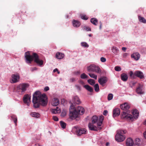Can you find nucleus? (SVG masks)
<instances>
[{"label":"nucleus","instance_id":"60","mask_svg":"<svg viewBox=\"0 0 146 146\" xmlns=\"http://www.w3.org/2000/svg\"><path fill=\"white\" fill-rule=\"evenodd\" d=\"M109 144V143H106V146H108Z\"/></svg>","mask_w":146,"mask_h":146},{"label":"nucleus","instance_id":"42","mask_svg":"<svg viewBox=\"0 0 146 146\" xmlns=\"http://www.w3.org/2000/svg\"><path fill=\"white\" fill-rule=\"evenodd\" d=\"M115 70L117 71H119L121 70V68L119 66H116L114 68Z\"/></svg>","mask_w":146,"mask_h":146},{"label":"nucleus","instance_id":"27","mask_svg":"<svg viewBox=\"0 0 146 146\" xmlns=\"http://www.w3.org/2000/svg\"><path fill=\"white\" fill-rule=\"evenodd\" d=\"M83 86L88 91L90 92H93V88L89 85H86L84 86Z\"/></svg>","mask_w":146,"mask_h":146},{"label":"nucleus","instance_id":"9","mask_svg":"<svg viewBox=\"0 0 146 146\" xmlns=\"http://www.w3.org/2000/svg\"><path fill=\"white\" fill-rule=\"evenodd\" d=\"M31 96L26 94L23 97V101L25 103L29 106L31 102Z\"/></svg>","mask_w":146,"mask_h":146},{"label":"nucleus","instance_id":"36","mask_svg":"<svg viewBox=\"0 0 146 146\" xmlns=\"http://www.w3.org/2000/svg\"><path fill=\"white\" fill-rule=\"evenodd\" d=\"M89 75L92 78H94L96 80L97 79V76L94 74L90 73L89 74Z\"/></svg>","mask_w":146,"mask_h":146},{"label":"nucleus","instance_id":"49","mask_svg":"<svg viewBox=\"0 0 146 146\" xmlns=\"http://www.w3.org/2000/svg\"><path fill=\"white\" fill-rule=\"evenodd\" d=\"M49 88L48 86H46L44 88V90L45 91H47L49 90Z\"/></svg>","mask_w":146,"mask_h":146},{"label":"nucleus","instance_id":"13","mask_svg":"<svg viewBox=\"0 0 146 146\" xmlns=\"http://www.w3.org/2000/svg\"><path fill=\"white\" fill-rule=\"evenodd\" d=\"M98 82L102 86H104L105 84L107 82L108 79L106 77H101L98 80Z\"/></svg>","mask_w":146,"mask_h":146},{"label":"nucleus","instance_id":"55","mask_svg":"<svg viewBox=\"0 0 146 146\" xmlns=\"http://www.w3.org/2000/svg\"><path fill=\"white\" fill-rule=\"evenodd\" d=\"M76 87H77V89L79 90H80L81 88L80 87L78 86H76Z\"/></svg>","mask_w":146,"mask_h":146},{"label":"nucleus","instance_id":"30","mask_svg":"<svg viewBox=\"0 0 146 146\" xmlns=\"http://www.w3.org/2000/svg\"><path fill=\"white\" fill-rule=\"evenodd\" d=\"M136 91L138 94H141L143 93V92H142V87L140 86L137 88Z\"/></svg>","mask_w":146,"mask_h":146},{"label":"nucleus","instance_id":"38","mask_svg":"<svg viewBox=\"0 0 146 146\" xmlns=\"http://www.w3.org/2000/svg\"><path fill=\"white\" fill-rule=\"evenodd\" d=\"M61 127L63 128H65L66 127V124L62 121L60 122Z\"/></svg>","mask_w":146,"mask_h":146},{"label":"nucleus","instance_id":"12","mask_svg":"<svg viewBox=\"0 0 146 146\" xmlns=\"http://www.w3.org/2000/svg\"><path fill=\"white\" fill-rule=\"evenodd\" d=\"M120 108L123 110H127L130 108L129 105L127 103H125L120 105Z\"/></svg>","mask_w":146,"mask_h":146},{"label":"nucleus","instance_id":"10","mask_svg":"<svg viewBox=\"0 0 146 146\" xmlns=\"http://www.w3.org/2000/svg\"><path fill=\"white\" fill-rule=\"evenodd\" d=\"M72 100L74 104H80L82 103L80 99L77 96H73L72 98Z\"/></svg>","mask_w":146,"mask_h":146},{"label":"nucleus","instance_id":"62","mask_svg":"<svg viewBox=\"0 0 146 146\" xmlns=\"http://www.w3.org/2000/svg\"><path fill=\"white\" fill-rule=\"evenodd\" d=\"M36 145H38V146H39V144H36Z\"/></svg>","mask_w":146,"mask_h":146},{"label":"nucleus","instance_id":"21","mask_svg":"<svg viewBox=\"0 0 146 146\" xmlns=\"http://www.w3.org/2000/svg\"><path fill=\"white\" fill-rule=\"evenodd\" d=\"M93 124L95 123L96 125L97 123L99 122V119L98 117L95 115L92 118V121Z\"/></svg>","mask_w":146,"mask_h":146},{"label":"nucleus","instance_id":"54","mask_svg":"<svg viewBox=\"0 0 146 146\" xmlns=\"http://www.w3.org/2000/svg\"><path fill=\"white\" fill-rule=\"evenodd\" d=\"M143 135L144 137L146 139V130L143 133Z\"/></svg>","mask_w":146,"mask_h":146},{"label":"nucleus","instance_id":"41","mask_svg":"<svg viewBox=\"0 0 146 146\" xmlns=\"http://www.w3.org/2000/svg\"><path fill=\"white\" fill-rule=\"evenodd\" d=\"M140 140L139 138H137L135 139V143L137 145H139L140 144Z\"/></svg>","mask_w":146,"mask_h":146},{"label":"nucleus","instance_id":"51","mask_svg":"<svg viewBox=\"0 0 146 146\" xmlns=\"http://www.w3.org/2000/svg\"><path fill=\"white\" fill-rule=\"evenodd\" d=\"M70 81L71 82H74L76 81V80L74 78H72L70 79Z\"/></svg>","mask_w":146,"mask_h":146},{"label":"nucleus","instance_id":"3","mask_svg":"<svg viewBox=\"0 0 146 146\" xmlns=\"http://www.w3.org/2000/svg\"><path fill=\"white\" fill-rule=\"evenodd\" d=\"M69 110V116L72 119H74L78 117L79 113L80 115H82L85 111V110L82 107L78 106L75 108L74 105L72 104L70 106Z\"/></svg>","mask_w":146,"mask_h":146},{"label":"nucleus","instance_id":"35","mask_svg":"<svg viewBox=\"0 0 146 146\" xmlns=\"http://www.w3.org/2000/svg\"><path fill=\"white\" fill-rule=\"evenodd\" d=\"M81 44L82 46L83 47H88L89 46V45L88 44L85 42H82L81 43Z\"/></svg>","mask_w":146,"mask_h":146},{"label":"nucleus","instance_id":"39","mask_svg":"<svg viewBox=\"0 0 146 146\" xmlns=\"http://www.w3.org/2000/svg\"><path fill=\"white\" fill-rule=\"evenodd\" d=\"M94 89L96 92H98L99 90V88L98 84H96L94 86Z\"/></svg>","mask_w":146,"mask_h":146},{"label":"nucleus","instance_id":"4","mask_svg":"<svg viewBox=\"0 0 146 146\" xmlns=\"http://www.w3.org/2000/svg\"><path fill=\"white\" fill-rule=\"evenodd\" d=\"M130 111L128 110L126 111H123L121 114V118L133 121L134 118L137 119L139 115V113L137 110H134L132 113L133 116L129 114Z\"/></svg>","mask_w":146,"mask_h":146},{"label":"nucleus","instance_id":"26","mask_svg":"<svg viewBox=\"0 0 146 146\" xmlns=\"http://www.w3.org/2000/svg\"><path fill=\"white\" fill-rule=\"evenodd\" d=\"M112 52L115 54H117L119 52V50L116 47H112L111 48Z\"/></svg>","mask_w":146,"mask_h":146},{"label":"nucleus","instance_id":"24","mask_svg":"<svg viewBox=\"0 0 146 146\" xmlns=\"http://www.w3.org/2000/svg\"><path fill=\"white\" fill-rule=\"evenodd\" d=\"M56 57L58 59H62L64 56V55L60 52H57L56 53Z\"/></svg>","mask_w":146,"mask_h":146},{"label":"nucleus","instance_id":"16","mask_svg":"<svg viewBox=\"0 0 146 146\" xmlns=\"http://www.w3.org/2000/svg\"><path fill=\"white\" fill-rule=\"evenodd\" d=\"M87 133V130L84 128H82L77 131V135H80L82 134H86Z\"/></svg>","mask_w":146,"mask_h":146},{"label":"nucleus","instance_id":"19","mask_svg":"<svg viewBox=\"0 0 146 146\" xmlns=\"http://www.w3.org/2000/svg\"><path fill=\"white\" fill-rule=\"evenodd\" d=\"M140 56V54L137 52L134 53L131 55V57L136 60H137L139 59Z\"/></svg>","mask_w":146,"mask_h":146},{"label":"nucleus","instance_id":"22","mask_svg":"<svg viewBox=\"0 0 146 146\" xmlns=\"http://www.w3.org/2000/svg\"><path fill=\"white\" fill-rule=\"evenodd\" d=\"M121 78L123 81L126 82L127 80L128 76L126 74L123 73L121 74Z\"/></svg>","mask_w":146,"mask_h":146},{"label":"nucleus","instance_id":"8","mask_svg":"<svg viewBox=\"0 0 146 146\" xmlns=\"http://www.w3.org/2000/svg\"><path fill=\"white\" fill-rule=\"evenodd\" d=\"M88 127L90 129L92 130H99L102 129V127L100 126L96 125L95 123L93 124L92 122L89 123Z\"/></svg>","mask_w":146,"mask_h":146},{"label":"nucleus","instance_id":"18","mask_svg":"<svg viewBox=\"0 0 146 146\" xmlns=\"http://www.w3.org/2000/svg\"><path fill=\"white\" fill-rule=\"evenodd\" d=\"M120 114V111L119 108H116L113 110V116L114 117L119 115Z\"/></svg>","mask_w":146,"mask_h":146},{"label":"nucleus","instance_id":"14","mask_svg":"<svg viewBox=\"0 0 146 146\" xmlns=\"http://www.w3.org/2000/svg\"><path fill=\"white\" fill-rule=\"evenodd\" d=\"M60 103L59 100L57 98H55L52 99L51 102V104L53 106H58Z\"/></svg>","mask_w":146,"mask_h":146},{"label":"nucleus","instance_id":"56","mask_svg":"<svg viewBox=\"0 0 146 146\" xmlns=\"http://www.w3.org/2000/svg\"><path fill=\"white\" fill-rule=\"evenodd\" d=\"M122 49L123 51H125L126 50V48L124 47H123L122 48Z\"/></svg>","mask_w":146,"mask_h":146},{"label":"nucleus","instance_id":"40","mask_svg":"<svg viewBox=\"0 0 146 146\" xmlns=\"http://www.w3.org/2000/svg\"><path fill=\"white\" fill-rule=\"evenodd\" d=\"M12 118L14 120V122L15 124V125H17V117L15 115H13L11 116Z\"/></svg>","mask_w":146,"mask_h":146},{"label":"nucleus","instance_id":"63","mask_svg":"<svg viewBox=\"0 0 146 146\" xmlns=\"http://www.w3.org/2000/svg\"><path fill=\"white\" fill-rule=\"evenodd\" d=\"M89 36H91V35L90 34V35H89Z\"/></svg>","mask_w":146,"mask_h":146},{"label":"nucleus","instance_id":"53","mask_svg":"<svg viewBox=\"0 0 146 146\" xmlns=\"http://www.w3.org/2000/svg\"><path fill=\"white\" fill-rule=\"evenodd\" d=\"M36 70V68L35 67H34L33 68H31V70L32 71H33L35 70Z\"/></svg>","mask_w":146,"mask_h":146},{"label":"nucleus","instance_id":"58","mask_svg":"<svg viewBox=\"0 0 146 146\" xmlns=\"http://www.w3.org/2000/svg\"><path fill=\"white\" fill-rule=\"evenodd\" d=\"M80 83L82 85H84V83L81 80L80 81Z\"/></svg>","mask_w":146,"mask_h":146},{"label":"nucleus","instance_id":"34","mask_svg":"<svg viewBox=\"0 0 146 146\" xmlns=\"http://www.w3.org/2000/svg\"><path fill=\"white\" fill-rule=\"evenodd\" d=\"M88 83L92 85H93L95 84V81L92 79H90L88 80Z\"/></svg>","mask_w":146,"mask_h":146},{"label":"nucleus","instance_id":"5","mask_svg":"<svg viewBox=\"0 0 146 146\" xmlns=\"http://www.w3.org/2000/svg\"><path fill=\"white\" fill-rule=\"evenodd\" d=\"M117 134L115 136L116 141L118 142L123 141L125 138V136L124 134L126 133V131L119 130H117Z\"/></svg>","mask_w":146,"mask_h":146},{"label":"nucleus","instance_id":"32","mask_svg":"<svg viewBox=\"0 0 146 146\" xmlns=\"http://www.w3.org/2000/svg\"><path fill=\"white\" fill-rule=\"evenodd\" d=\"M31 115L32 117L36 118L39 117L40 116V114L38 113L35 112L31 113Z\"/></svg>","mask_w":146,"mask_h":146},{"label":"nucleus","instance_id":"57","mask_svg":"<svg viewBox=\"0 0 146 146\" xmlns=\"http://www.w3.org/2000/svg\"><path fill=\"white\" fill-rule=\"evenodd\" d=\"M100 29H101L102 28V23L101 22H100Z\"/></svg>","mask_w":146,"mask_h":146},{"label":"nucleus","instance_id":"52","mask_svg":"<svg viewBox=\"0 0 146 146\" xmlns=\"http://www.w3.org/2000/svg\"><path fill=\"white\" fill-rule=\"evenodd\" d=\"M113 95L111 94H110V100H111L113 99Z\"/></svg>","mask_w":146,"mask_h":146},{"label":"nucleus","instance_id":"15","mask_svg":"<svg viewBox=\"0 0 146 146\" xmlns=\"http://www.w3.org/2000/svg\"><path fill=\"white\" fill-rule=\"evenodd\" d=\"M126 146H133L134 145L133 140L131 138H128L126 140Z\"/></svg>","mask_w":146,"mask_h":146},{"label":"nucleus","instance_id":"33","mask_svg":"<svg viewBox=\"0 0 146 146\" xmlns=\"http://www.w3.org/2000/svg\"><path fill=\"white\" fill-rule=\"evenodd\" d=\"M138 18L140 22L144 23H146V20L144 17L139 16L138 17Z\"/></svg>","mask_w":146,"mask_h":146},{"label":"nucleus","instance_id":"61","mask_svg":"<svg viewBox=\"0 0 146 146\" xmlns=\"http://www.w3.org/2000/svg\"><path fill=\"white\" fill-rule=\"evenodd\" d=\"M144 124L146 125V120H145L144 123Z\"/></svg>","mask_w":146,"mask_h":146},{"label":"nucleus","instance_id":"43","mask_svg":"<svg viewBox=\"0 0 146 146\" xmlns=\"http://www.w3.org/2000/svg\"><path fill=\"white\" fill-rule=\"evenodd\" d=\"M83 29L87 31H91V29L90 27L86 26H84Z\"/></svg>","mask_w":146,"mask_h":146},{"label":"nucleus","instance_id":"2","mask_svg":"<svg viewBox=\"0 0 146 146\" xmlns=\"http://www.w3.org/2000/svg\"><path fill=\"white\" fill-rule=\"evenodd\" d=\"M26 62L28 64H30L34 59V61L39 66H41L43 65V61L39 59L37 55L35 53H33L31 55L29 51L26 52L25 54Z\"/></svg>","mask_w":146,"mask_h":146},{"label":"nucleus","instance_id":"46","mask_svg":"<svg viewBox=\"0 0 146 146\" xmlns=\"http://www.w3.org/2000/svg\"><path fill=\"white\" fill-rule=\"evenodd\" d=\"M53 119L55 121H58V117L56 116H53L52 117Z\"/></svg>","mask_w":146,"mask_h":146},{"label":"nucleus","instance_id":"48","mask_svg":"<svg viewBox=\"0 0 146 146\" xmlns=\"http://www.w3.org/2000/svg\"><path fill=\"white\" fill-rule=\"evenodd\" d=\"M57 72L58 74L60 73L59 71L58 70V69L57 68H56L53 70V72Z\"/></svg>","mask_w":146,"mask_h":146},{"label":"nucleus","instance_id":"31","mask_svg":"<svg viewBox=\"0 0 146 146\" xmlns=\"http://www.w3.org/2000/svg\"><path fill=\"white\" fill-rule=\"evenodd\" d=\"M94 72L100 74L102 73V71L100 68L98 66H96V68H95V70H94Z\"/></svg>","mask_w":146,"mask_h":146},{"label":"nucleus","instance_id":"25","mask_svg":"<svg viewBox=\"0 0 146 146\" xmlns=\"http://www.w3.org/2000/svg\"><path fill=\"white\" fill-rule=\"evenodd\" d=\"M104 117L102 115L100 116L99 117V122L98 123L97 125L99 126H101L103 120L104 119Z\"/></svg>","mask_w":146,"mask_h":146},{"label":"nucleus","instance_id":"7","mask_svg":"<svg viewBox=\"0 0 146 146\" xmlns=\"http://www.w3.org/2000/svg\"><path fill=\"white\" fill-rule=\"evenodd\" d=\"M20 75L18 74H13L11 75L10 79L11 83H15L18 82L19 81Z\"/></svg>","mask_w":146,"mask_h":146},{"label":"nucleus","instance_id":"29","mask_svg":"<svg viewBox=\"0 0 146 146\" xmlns=\"http://www.w3.org/2000/svg\"><path fill=\"white\" fill-rule=\"evenodd\" d=\"M67 114V111L66 109H63L62 111L60 116L61 117H64Z\"/></svg>","mask_w":146,"mask_h":146},{"label":"nucleus","instance_id":"23","mask_svg":"<svg viewBox=\"0 0 146 146\" xmlns=\"http://www.w3.org/2000/svg\"><path fill=\"white\" fill-rule=\"evenodd\" d=\"M73 25L75 27H78L80 26V23L78 21L73 20L72 21Z\"/></svg>","mask_w":146,"mask_h":146},{"label":"nucleus","instance_id":"20","mask_svg":"<svg viewBox=\"0 0 146 146\" xmlns=\"http://www.w3.org/2000/svg\"><path fill=\"white\" fill-rule=\"evenodd\" d=\"M96 65L94 64H91L87 67V70L89 72H94Z\"/></svg>","mask_w":146,"mask_h":146},{"label":"nucleus","instance_id":"6","mask_svg":"<svg viewBox=\"0 0 146 146\" xmlns=\"http://www.w3.org/2000/svg\"><path fill=\"white\" fill-rule=\"evenodd\" d=\"M29 86V84L28 83L21 84L17 87V92H19V94H22L27 90Z\"/></svg>","mask_w":146,"mask_h":146},{"label":"nucleus","instance_id":"44","mask_svg":"<svg viewBox=\"0 0 146 146\" xmlns=\"http://www.w3.org/2000/svg\"><path fill=\"white\" fill-rule=\"evenodd\" d=\"M130 76L131 78H135V76H134V74L132 71H131L130 72Z\"/></svg>","mask_w":146,"mask_h":146},{"label":"nucleus","instance_id":"50","mask_svg":"<svg viewBox=\"0 0 146 146\" xmlns=\"http://www.w3.org/2000/svg\"><path fill=\"white\" fill-rule=\"evenodd\" d=\"M108 113V111L107 110H104L103 112V114L104 115H106Z\"/></svg>","mask_w":146,"mask_h":146},{"label":"nucleus","instance_id":"17","mask_svg":"<svg viewBox=\"0 0 146 146\" xmlns=\"http://www.w3.org/2000/svg\"><path fill=\"white\" fill-rule=\"evenodd\" d=\"M50 111L51 113L54 114L59 113H60V109L58 107H56V108L51 109Z\"/></svg>","mask_w":146,"mask_h":146},{"label":"nucleus","instance_id":"59","mask_svg":"<svg viewBox=\"0 0 146 146\" xmlns=\"http://www.w3.org/2000/svg\"><path fill=\"white\" fill-rule=\"evenodd\" d=\"M108 100H110V94L108 95Z\"/></svg>","mask_w":146,"mask_h":146},{"label":"nucleus","instance_id":"45","mask_svg":"<svg viewBox=\"0 0 146 146\" xmlns=\"http://www.w3.org/2000/svg\"><path fill=\"white\" fill-rule=\"evenodd\" d=\"M81 17L82 19L85 20H86L88 19V17L85 15H83L81 16Z\"/></svg>","mask_w":146,"mask_h":146},{"label":"nucleus","instance_id":"1","mask_svg":"<svg viewBox=\"0 0 146 146\" xmlns=\"http://www.w3.org/2000/svg\"><path fill=\"white\" fill-rule=\"evenodd\" d=\"M33 102L35 108L39 107L40 104L45 106L47 104L48 98L45 94H42L40 91H37L33 94Z\"/></svg>","mask_w":146,"mask_h":146},{"label":"nucleus","instance_id":"28","mask_svg":"<svg viewBox=\"0 0 146 146\" xmlns=\"http://www.w3.org/2000/svg\"><path fill=\"white\" fill-rule=\"evenodd\" d=\"M90 22L93 25H97L98 23V20L96 19L93 18L91 19Z\"/></svg>","mask_w":146,"mask_h":146},{"label":"nucleus","instance_id":"47","mask_svg":"<svg viewBox=\"0 0 146 146\" xmlns=\"http://www.w3.org/2000/svg\"><path fill=\"white\" fill-rule=\"evenodd\" d=\"M100 60L102 62H106V60L105 58H104L103 57H102L100 58Z\"/></svg>","mask_w":146,"mask_h":146},{"label":"nucleus","instance_id":"11","mask_svg":"<svg viewBox=\"0 0 146 146\" xmlns=\"http://www.w3.org/2000/svg\"><path fill=\"white\" fill-rule=\"evenodd\" d=\"M134 76L139 78L140 79H142L144 78V76L143 73L140 71H135L134 73Z\"/></svg>","mask_w":146,"mask_h":146},{"label":"nucleus","instance_id":"64","mask_svg":"<svg viewBox=\"0 0 146 146\" xmlns=\"http://www.w3.org/2000/svg\"><path fill=\"white\" fill-rule=\"evenodd\" d=\"M78 72V74H80V72Z\"/></svg>","mask_w":146,"mask_h":146},{"label":"nucleus","instance_id":"37","mask_svg":"<svg viewBox=\"0 0 146 146\" xmlns=\"http://www.w3.org/2000/svg\"><path fill=\"white\" fill-rule=\"evenodd\" d=\"M80 78L82 79H85L88 78V76L85 73H83L81 75Z\"/></svg>","mask_w":146,"mask_h":146}]
</instances>
